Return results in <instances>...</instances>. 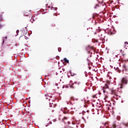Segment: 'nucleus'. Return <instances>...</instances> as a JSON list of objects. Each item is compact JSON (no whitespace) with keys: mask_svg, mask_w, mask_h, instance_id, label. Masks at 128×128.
I'll return each mask as SVG.
<instances>
[{"mask_svg":"<svg viewBox=\"0 0 128 128\" xmlns=\"http://www.w3.org/2000/svg\"><path fill=\"white\" fill-rule=\"evenodd\" d=\"M116 128V124H114L111 128Z\"/></svg>","mask_w":128,"mask_h":128,"instance_id":"15","label":"nucleus"},{"mask_svg":"<svg viewBox=\"0 0 128 128\" xmlns=\"http://www.w3.org/2000/svg\"><path fill=\"white\" fill-rule=\"evenodd\" d=\"M59 120H62V122H64V124H70V122H68V117H62V116H60Z\"/></svg>","mask_w":128,"mask_h":128,"instance_id":"3","label":"nucleus"},{"mask_svg":"<svg viewBox=\"0 0 128 128\" xmlns=\"http://www.w3.org/2000/svg\"><path fill=\"white\" fill-rule=\"evenodd\" d=\"M18 32H20V30H17L16 31V33L17 34V36L18 35Z\"/></svg>","mask_w":128,"mask_h":128,"instance_id":"19","label":"nucleus"},{"mask_svg":"<svg viewBox=\"0 0 128 128\" xmlns=\"http://www.w3.org/2000/svg\"><path fill=\"white\" fill-rule=\"evenodd\" d=\"M116 100H118V98H116Z\"/></svg>","mask_w":128,"mask_h":128,"instance_id":"34","label":"nucleus"},{"mask_svg":"<svg viewBox=\"0 0 128 128\" xmlns=\"http://www.w3.org/2000/svg\"><path fill=\"white\" fill-rule=\"evenodd\" d=\"M87 60L88 61V64H90V60L88 58L87 59Z\"/></svg>","mask_w":128,"mask_h":128,"instance_id":"21","label":"nucleus"},{"mask_svg":"<svg viewBox=\"0 0 128 128\" xmlns=\"http://www.w3.org/2000/svg\"><path fill=\"white\" fill-rule=\"evenodd\" d=\"M96 6H98V4H96Z\"/></svg>","mask_w":128,"mask_h":128,"instance_id":"27","label":"nucleus"},{"mask_svg":"<svg viewBox=\"0 0 128 128\" xmlns=\"http://www.w3.org/2000/svg\"><path fill=\"white\" fill-rule=\"evenodd\" d=\"M97 106L99 108V109L96 110V112H97V114H102V106H98V105Z\"/></svg>","mask_w":128,"mask_h":128,"instance_id":"5","label":"nucleus"},{"mask_svg":"<svg viewBox=\"0 0 128 128\" xmlns=\"http://www.w3.org/2000/svg\"><path fill=\"white\" fill-rule=\"evenodd\" d=\"M126 126H128V123L126 124H123L121 125V126L120 127V128H125Z\"/></svg>","mask_w":128,"mask_h":128,"instance_id":"9","label":"nucleus"},{"mask_svg":"<svg viewBox=\"0 0 128 128\" xmlns=\"http://www.w3.org/2000/svg\"><path fill=\"white\" fill-rule=\"evenodd\" d=\"M71 104L70 102H67V104Z\"/></svg>","mask_w":128,"mask_h":128,"instance_id":"23","label":"nucleus"},{"mask_svg":"<svg viewBox=\"0 0 128 128\" xmlns=\"http://www.w3.org/2000/svg\"><path fill=\"white\" fill-rule=\"evenodd\" d=\"M128 48V42H124V48Z\"/></svg>","mask_w":128,"mask_h":128,"instance_id":"13","label":"nucleus"},{"mask_svg":"<svg viewBox=\"0 0 128 128\" xmlns=\"http://www.w3.org/2000/svg\"><path fill=\"white\" fill-rule=\"evenodd\" d=\"M80 84V82H78V84Z\"/></svg>","mask_w":128,"mask_h":128,"instance_id":"30","label":"nucleus"},{"mask_svg":"<svg viewBox=\"0 0 128 128\" xmlns=\"http://www.w3.org/2000/svg\"><path fill=\"white\" fill-rule=\"evenodd\" d=\"M116 68V70H118V68Z\"/></svg>","mask_w":128,"mask_h":128,"instance_id":"31","label":"nucleus"},{"mask_svg":"<svg viewBox=\"0 0 128 128\" xmlns=\"http://www.w3.org/2000/svg\"><path fill=\"white\" fill-rule=\"evenodd\" d=\"M4 38H5V40H8V37L6 36L4 38H2V44H4Z\"/></svg>","mask_w":128,"mask_h":128,"instance_id":"11","label":"nucleus"},{"mask_svg":"<svg viewBox=\"0 0 128 128\" xmlns=\"http://www.w3.org/2000/svg\"><path fill=\"white\" fill-rule=\"evenodd\" d=\"M76 84V82H74V83H73L72 86H74V84Z\"/></svg>","mask_w":128,"mask_h":128,"instance_id":"25","label":"nucleus"},{"mask_svg":"<svg viewBox=\"0 0 128 128\" xmlns=\"http://www.w3.org/2000/svg\"><path fill=\"white\" fill-rule=\"evenodd\" d=\"M64 60L66 62H68V59H66V58H64Z\"/></svg>","mask_w":128,"mask_h":128,"instance_id":"16","label":"nucleus"},{"mask_svg":"<svg viewBox=\"0 0 128 128\" xmlns=\"http://www.w3.org/2000/svg\"><path fill=\"white\" fill-rule=\"evenodd\" d=\"M30 14L28 12H26L25 14H24V16H28Z\"/></svg>","mask_w":128,"mask_h":128,"instance_id":"14","label":"nucleus"},{"mask_svg":"<svg viewBox=\"0 0 128 128\" xmlns=\"http://www.w3.org/2000/svg\"><path fill=\"white\" fill-rule=\"evenodd\" d=\"M48 8H50V10H54V8L52 7V6H48Z\"/></svg>","mask_w":128,"mask_h":128,"instance_id":"12","label":"nucleus"},{"mask_svg":"<svg viewBox=\"0 0 128 128\" xmlns=\"http://www.w3.org/2000/svg\"><path fill=\"white\" fill-rule=\"evenodd\" d=\"M104 38H100V39H98L96 40V42H98L99 44H102V42H104Z\"/></svg>","mask_w":128,"mask_h":128,"instance_id":"8","label":"nucleus"},{"mask_svg":"<svg viewBox=\"0 0 128 128\" xmlns=\"http://www.w3.org/2000/svg\"><path fill=\"white\" fill-rule=\"evenodd\" d=\"M98 94H96L92 96L93 98H98Z\"/></svg>","mask_w":128,"mask_h":128,"instance_id":"10","label":"nucleus"},{"mask_svg":"<svg viewBox=\"0 0 128 128\" xmlns=\"http://www.w3.org/2000/svg\"><path fill=\"white\" fill-rule=\"evenodd\" d=\"M128 84V79L126 77H124L122 78L120 83L119 84L120 88H122V86H124V84Z\"/></svg>","mask_w":128,"mask_h":128,"instance_id":"2","label":"nucleus"},{"mask_svg":"<svg viewBox=\"0 0 128 128\" xmlns=\"http://www.w3.org/2000/svg\"><path fill=\"white\" fill-rule=\"evenodd\" d=\"M70 88H74V87L72 86H70Z\"/></svg>","mask_w":128,"mask_h":128,"instance_id":"28","label":"nucleus"},{"mask_svg":"<svg viewBox=\"0 0 128 128\" xmlns=\"http://www.w3.org/2000/svg\"><path fill=\"white\" fill-rule=\"evenodd\" d=\"M84 102H86V100H84H84H83Z\"/></svg>","mask_w":128,"mask_h":128,"instance_id":"29","label":"nucleus"},{"mask_svg":"<svg viewBox=\"0 0 128 128\" xmlns=\"http://www.w3.org/2000/svg\"><path fill=\"white\" fill-rule=\"evenodd\" d=\"M117 120H120V116H117Z\"/></svg>","mask_w":128,"mask_h":128,"instance_id":"17","label":"nucleus"},{"mask_svg":"<svg viewBox=\"0 0 128 128\" xmlns=\"http://www.w3.org/2000/svg\"><path fill=\"white\" fill-rule=\"evenodd\" d=\"M98 36L101 38H104L106 36L104 35V31H100L98 33Z\"/></svg>","mask_w":128,"mask_h":128,"instance_id":"4","label":"nucleus"},{"mask_svg":"<svg viewBox=\"0 0 128 128\" xmlns=\"http://www.w3.org/2000/svg\"><path fill=\"white\" fill-rule=\"evenodd\" d=\"M102 92H103L105 96L103 100V102H104L106 106H112V103L110 102L111 99L110 98V94H114L116 96L120 98V94H122V92L120 90V88H117L116 89H114V88L110 89L106 86L102 88Z\"/></svg>","mask_w":128,"mask_h":128,"instance_id":"1","label":"nucleus"},{"mask_svg":"<svg viewBox=\"0 0 128 128\" xmlns=\"http://www.w3.org/2000/svg\"><path fill=\"white\" fill-rule=\"evenodd\" d=\"M46 6H48V4H46Z\"/></svg>","mask_w":128,"mask_h":128,"instance_id":"33","label":"nucleus"},{"mask_svg":"<svg viewBox=\"0 0 128 128\" xmlns=\"http://www.w3.org/2000/svg\"><path fill=\"white\" fill-rule=\"evenodd\" d=\"M73 108H74V110H75L76 108H71V110H73Z\"/></svg>","mask_w":128,"mask_h":128,"instance_id":"24","label":"nucleus"},{"mask_svg":"<svg viewBox=\"0 0 128 128\" xmlns=\"http://www.w3.org/2000/svg\"><path fill=\"white\" fill-rule=\"evenodd\" d=\"M120 52H122V54H123V52H124V51H122V50H120Z\"/></svg>","mask_w":128,"mask_h":128,"instance_id":"22","label":"nucleus"},{"mask_svg":"<svg viewBox=\"0 0 128 128\" xmlns=\"http://www.w3.org/2000/svg\"><path fill=\"white\" fill-rule=\"evenodd\" d=\"M72 124H74V122H72Z\"/></svg>","mask_w":128,"mask_h":128,"instance_id":"32","label":"nucleus"},{"mask_svg":"<svg viewBox=\"0 0 128 128\" xmlns=\"http://www.w3.org/2000/svg\"><path fill=\"white\" fill-rule=\"evenodd\" d=\"M112 32H110V34H112Z\"/></svg>","mask_w":128,"mask_h":128,"instance_id":"26","label":"nucleus"},{"mask_svg":"<svg viewBox=\"0 0 128 128\" xmlns=\"http://www.w3.org/2000/svg\"><path fill=\"white\" fill-rule=\"evenodd\" d=\"M61 50H62V48H58V51L59 52H60Z\"/></svg>","mask_w":128,"mask_h":128,"instance_id":"18","label":"nucleus"},{"mask_svg":"<svg viewBox=\"0 0 128 128\" xmlns=\"http://www.w3.org/2000/svg\"><path fill=\"white\" fill-rule=\"evenodd\" d=\"M86 50L88 52H92H92H94V46H88L86 48Z\"/></svg>","mask_w":128,"mask_h":128,"instance_id":"6","label":"nucleus"},{"mask_svg":"<svg viewBox=\"0 0 128 128\" xmlns=\"http://www.w3.org/2000/svg\"><path fill=\"white\" fill-rule=\"evenodd\" d=\"M78 98H75V102H78Z\"/></svg>","mask_w":128,"mask_h":128,"instance_id":"20","label":"nucleus"},{"mask_svg":"<svg viewBox=\"0 0 128 128\" xmlns=\"http://www.w3.org/2000/svg\"><path fill=\"white\" fill-rule=\"evenodd\" d=\"M61 110L64 114H68L69 110H68V108H64L61 109Z\"/></svg>","mask_w":128,"mask_h":128,"instance_id":"7","label":"nucleus"}]
</instances>
